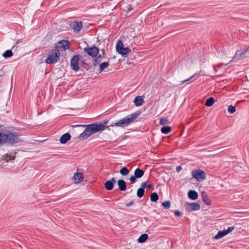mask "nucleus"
<instances>
[{
    "label": "nucleus",
    "mask_w": 249,
    "mask_h": 249,
    "mask_svg": "<svg viewBox=\"0 0 249 249\" xmlns=\"http://www.w3.org/2000/svg\"><path fill=\"white\" fill-rule=\"evenodd\" d=\"M108 121H104L90 124L77 125V127H85V130L80 134L79 138L81 140H85L91 135L99 131L104 130L108 124Z\"/></svg>",
    "instance_id": "obj_1"
},
{
    "label": "nucleus",
    "mask_w": 249,
    "mask_h": 249,
    "mask_svg": "<svg viewBox=\"0 0 249 249\" xmlns=\"http://www.w3.org/2000/svg\"><path fill=\"white\" fill-rule=\"evenodd\" d=\"M139 115V114L137 112L129 114L125 117L118 120L117 122L111 124L109 126L112 127H126L130 124L133 123L134 121L138 118Z\"/></svg>",
    "instance_id": "obj_2"
},
{
    "label": "nucleus",
    "mask_w": 249,
    "mask_h": 249,
    "mask_svg": "<svg viewBox=\"0 0 249 249\" xmlns=\"http://www.w3.org/2000/svg\"><path fill=\"white\" fill-rule=\"evenodd\" d=\"M19 135L16 133L11 132L6 130L5 137L4 143H15L21 142V140L19 137Z\"/></svg>",
    "instance_id": "obj_3"
},
{
    "label": "nucleus",
    "mask_w": 249,
    "mask_h": 249,
    "mask_svg": "<svg viewBox=\"0 0 249 249\" xmlns=\"http://www.w3.org/2000/svg\"><path fill=\"white\" fill-rule=\"evenodd\" d=\"M60 53L57 49H53L45 59V62L48 64H53L57 62L60 56Z\"/></svg>",
    "instance_id": "obj_4"
},
{
    "label": "nucleus",
    "mask_w": 249,
    "mask_h": 249,
    "mask_svg": "<svg viewBox=\"0 0 249 249\" xmlns=\"http://www.w3.org/2000/svg\"><path fill=\"white\" fill-rule=\"evenodd\" d=\"M116 49V51L123 56H125L131 52V50L128 47L124 48V47L123 43L121 40L118 41Z\"/></svg>",
    "instance_id": "obj_5"
},
{
    "label": "nucleus",
    "mask_w": 249,
    "mask_h": 249,
    "mask_svg": "<svg viewBox=\"0 0 249 249\" xmlns=\"http://www.w3.org/2000/svg\"><path fill=\"white\" fill-rule=\"evenodd\" d=\"M192 175L193 178L200 182L206 179V173L201 169H196L192 171Z\"/></svg>",
    "instance_id": "obj_6"
},
{
    "label": "nucleus",
    "mask_w": 249,
    "mask_h": 249,
    "mask_svg": "<svg viewBox=\"0 0 249 249\" xmlns=\"http://www.w3.org/2000/svg\"><path fill=\"white\" fill-rule=\"evenodd\" d=\"M70 47V42L68 40H61L58 42L54 49L58 50L60 53L61 52L66 51Z\"/></svg>",
    "instance_id": "obj_7"
},
{
    "label": "nucleus",
    "mask_w": 249,
    "mask_h": 249,
    "mask_svg": "<svg viewBox=\"0 0 249 249\" xmlns=\"http://www.w3.org/2000/svg\"><path fill=\"white\" fill-rule=\"evenodd\" d=\"M84 51L89 56H90L92 57L96 56L99 51V49L95 46H93L91 47H89L88 46L87 47L84 48Z\"/></svg>",
    "instance_id": "obj_8"
},
{
    "label": "nucleus",
    "mask_w": 249,
    "mask_h": 249,
    "mask_svg": "<svg viewBox=\"0 0 249 249\" xmlns=\"http://www.w3.org/2000/svg\"><path fill=\"white\" fill-rule=\"evenodd\" d=\"M78 55H74L71 60V66L72 70L77 71L79 70Z\"/></svg>",
    "instance_id": "obj_9"
},
{
    "label": "nucleus",
    "mask_w": 249,
    "mask_h": 249,
    "mask_svg": "<svg viewBox=\"0 0 249 249\" xmlns=\"http://www.w3.org/2000/svg\"><path fill=\"white\" fill-rule=\"evenodd\" d=\"M232 230H233V226L229 227L227 230L218 231L217 234L214 236V238L215 239H220L228 234L229 232L232 231Z\"/></svg>",
    "instance_id": "obj_10"
},
{
    "label": "nucleus",
    "mask_w": 249,
    "mask_h": 249,
    "mask_svg": "<svg viewBox=\"0 0 249 249\" xmlns=\"http://www.w3.org/2000/svg\"><path fill=\"white\" fill-rule=\"evenodd\" d=\"M186 205L187 207V209L189 211H197L200 209V206L197 203H189L186 202Z\"/></svg>",
    "instance_id": "obj_11"
},
{
    "label": "nucleus",
    "mask_w": 249,
    "mask_h": 249,
    "mask_svg": "<svg viewBox=\"0 0 249 249\" xmlns=\"http://www.w3.org/2000/svg\"><path fill=\"white\" fill-rule=\"evenodd\" d=\"M71 27L75 32L78 33L82 28V22L81 21H74L71 24Z\"/></svg>",
    "instance_id": "obj_12"
},
{
    "label": "nucleus",
    "mask_w": 249,
    "mask_h": 249,
    "mask_svg": "<svg viewBox=\"0 0 249 249\" xmlns=\"http://www.w3.org/2000/svg\"><path fill=\"white\" fill-rule=\"evenodd\" d=\"M116 183V179L112 178L110 180L107 181L105 183V187L107 190H111L113 189L114 184Z\"/></svg>",
    "instance_id": "obj_13"
},
{
    "label": "nucleus",
    "mask_w": 249,
    "mask_h": 249,
    "mask_svg": "<svg viewBox=\"0 0 249 249\" xmlns=\"http://www.w3.org/2000/svg\"><path fill=\"white\" fill-rule=\"evenodd\" d=\"M73 179L75 184H78L83 181L84 176L81 173L77 172L74 173Z\"/></svg>",
    "instance_id": "obj_14"
},
{
    "label": "nucleus",
    "mask_w": 249,
    "mask_h": 249,
    "mask_svg": "<svg viewBox=\"0 0 249 249\" xmlns=\"http://www.w3.org/2000/svg\"><path fill=\"white\" fill-rule=\"evenodd\" d=\"M6 130L3 126L0 125V146L4 144Z\"/></svg>",
    "instance_id": "obj_15"
},
{
    "label": "nucleus",
    "mask_w": 249,
    "mask_h": 249,
    "mask_svg": "<svg viewBox=\"0 0 249 249\" xmlns=\"http://www.w3.org/2000/svg\"><path fill=\"white\" fill-rule=\"evenodd\" d=\"M1 159L0 158V166H4L7 165L5 163L9 162V161H13L15 160V157H1Z\"/></svg>",
    "instance_id": "obj_16"
},
{
    "label": "nucleus",
    "mask_w": 249,
    "mask_h": 249,
    "mask_svg": "<svg viewBox=\"0 0 249 249\" xmlns=\"http://www.w3.org/2000/svg\"><path fill=\"white\" fill-rule=\"evenodd\" d=\"M71 135L68 133L63 134L60 138V142L61 143H65L68 141L70 140Z\"/></svg>",
    "instance_id": "obj_17"
},
{
    "label": "nucleus",
    "mask_w": 249,
    "mask_h": 249,
    "mask_svg": "<svg viewBox=\"0 0 249 249\" xmlns=\"http://www.w3.org/2000/svg\"><path fill=\"white\" fill-rule=\"evenodd\" d=\"M188 196L189 198L194 200H196L198 198L197 193L194 190L189 191Z\"/></svg>",
    "instance_id": "obj_18"
},
{
    "label": "nucleus",
    "mask_w": 249,
    "mask_h": 249,
    "mask_svg": "<svg viewBox=\"0 0 249 249\" xmlns=\"http://www.w3.org/2000/svg\"><path fill=\"white\" fill-rule=\"evenodd\" d=\"M143 102H144V101H143V98H142V96H137L135 98L134 101V103L135 106L137 107L142 106V104L143 103Z\"/></svg>",
    "instance_id": "obj_19"
},
{
    "label": "nucleus",
    "mask_w": 249,
    "mask_h": 249,
    "mask_svg": "<svg viewBox=\"0 0 249 249\" xmlns=\"http://www.w3.org/2000/svg\"><path fill=\"white\" fill-rule=\"evenodd\" d=\"M118 185L121 191H123L126 190V183L123 179H119L118 181Z\"/></svg>",
    "instance_id": "obj_20"
},
{
    "label": "nucleus",
    "mask_w": 249,
    "mask_h": 249,
    "mask_svg": "<svg viewBox=\"0 0 249 249\" xmlns=\"http://www.w3.org/2000/svg\"><path fill=\"white\" fill-rule=\"evenodd\" d=\"M102 51L103 52V54L102 55L101 54H100L97 56V57L95 60V63L94 64V66L96 65L98 63H101L102 60L105 58V56L104 55V50H102Z\"/></svg>",
    "instance_id": "obj_21"
},
{
    "label": "nucleus",
    "mask_w": 249,
    "mask_h": 249,
    "mask_svg": "<svg viewBox=\"0 0 249 249\" xmlns=\"http://www.w3.org/2000/svg\"><path fill=\"white\" fill-rule=\"evenodd\" d=\"M143 175H144V171L142 169H140L139 168H137L134 171V176L137 178H141V177H142L143 176Z\"/></svg>",
    "instance_id": "obj_22"
},
{
    "label": "nucleus",
    "mask_w": 249,
    "mask_h": 249,
    "mask_svg": "<svg viewBox=\"0 0 249 249\" xmlns=\"http://www.w3.org/2000/svg\"><path fill=\"white\" fill-rule=\"evenodd\" d=\"M202 197L203 201L204 202V203L206 204H207L208 205H209L211 204V201L210 200V199L208 197L207 194L205 192L202 193Z\"/></svg>",
    "instance_id": "obj_23"
},
{
    "label": "nucleus",
    "mask_w": 249,
    "mask_h": 249,
    "mask_svg": "<svg viewBox=\"0 0 249 249\" xmlns=\"http://www.w3.org/2000/svg\"><path fill=\"white\" fill-rule=\"evenodd\" d=\"M246 53V51H237L234 54V58L239 59L240 57H243Z\"/></svg>",
    "instance_id": "obj_24"
},
{
    "label": "nucleus",
    "mask_w": 249,
    "mask_h": 249,
    "mask_svg": "<svg viewBox=\"0 0 249 249\" xmlns=\"http://www.w3.org/2000/svg\"><path fill=\"white\" fill-rule=\"evenodd\" d=\"M148 235L146 233L142 234L138 239V241L139 243H142L145 242L148 239Z\"/></svg>",
    "instance_id": "obj_25"
},
{
    "label": "nucleus",
    "mask_w": 249,
    "mask_h": 249,
    "mask_svg": "<svg viewBox=\"0 0 249 249\" xmlns=\"http://www.w3.org/2000/svg\"><path fill=\"white\" fill-rule=\"evenodd\" d=\"M215 100L213 98L210 97L207 99L205 102V105L207 107H211L214 103Z\"/></svg>",
    "instance_id": "obj_26"
},
{
    "label": "nucleus",
    "mask_w": 249,
    "mask_h": 249,
    "mask_svg": "<svg viewBox=\"0 0 249 249\" xmlns=\"http://www.w3.org/2000/svg\"><path fill=\"white\" fill-rule=\"evenodd\" d=\"M171 127L169 126H165L161 128V132L163 134H168L171 131Z\"/></svg>",
    "instance_id": "obj_27"
},
{
    "label": "nucleus",
    "mask_w": 249,
    "mask_h": 249,
    "mask_svg": "<svg viewBox=\"0 0 249 249\" xmlns=\"http://www.w3.org/2000/svg\"><path fill=\"white\" fill-rule=\"evenodd\" d=\"M109 65V64H108V62H103V63H102L100 64V66H99V72H102L105 69H106V68H107Z\"/></svg>",
    "instance_id": "obj_28"
},
{
    "label": "nucleus",
    "mask_w": 249,
    "mask_h": 249,
    "mask_svg": "<svg viewBox=\"0 0 249 249\" xmlns=\"http://www.w3.org/2000/svg\"><path fill=\"white\" fill-rule=\"evenodd\" d=\"M120 173L123 176H126L129 174V171L126 167H123L120 170Z\"/></svg>",
    "instance_id": "obj_29"
},
{
    "label": "nucleus",
    "mask_w": 249,
    "mask_h": 249,
    "mask_svg": "<svg viewBox=\"0 0 249 249\" xmlns=\"http://www.w3.org/2000/svg\"><path fill=\"white\" fill-rule=\"evenodd\" d=\"M144 193V190L142 188H140L138 189L137 191V196L138 197L141 198L142 197Z\"/></svg>",
    "instance_id": "obj_30"
},
{
    "label": "nucleus",
    "mask_w": 249,
    "mask_h": 249,
    "mask_svg": "<svg viewBox=\"0 0 249 249\" xmlns=\"http://www.w3.org/2000/svg\"><path fill=\"white\" fill-rule=\"evenodd\" d=\"M159 199V196L156 193L151 194L150 196V200L152 202H156Z\"/></svg>",
    "instance_id": "obj_31"
},
{
    "label": "nucleus",
    "mask_w": 249,
    "mask_h": 249,
    "mask_svg": "<svg viewBox=\"0 0 249 249\" xmlns=\"http://www.w3.org/2000/svg\"><path fill=\"white\" fill-rule=\"evenodd\" d=\"M13 55V53L10 50H7L6 51L2 54V56L4 57V58H8V57H10L11 56H12Z\"/></svg>",
    "instance_id": "obj_32"
},
{
    "label": "nucleus",
    "mask_w": 249,
    "mask_h": 249,
    "mask_svg": "<svg viewBox=\"0 0 249 249\" xmlns=\"http://www.w3.org/2000/svg\"><path fill=\"white\" fill-rule=\"evenodd\" d=\"M161 205L164 207V208L166 209H168L170 208L171 206V203L169 201H166L163 202L161 203Z\"/></svg>",
    "instance_id": "obj_33"
},
{
    "label": "nucleus",
    "mask_w": 249,
    "mask_h": 249,
    "mask_svg": "<svg viewBox=\"0 0 249 249\" xmlns=\"http://www.w3.org/2000/svg\"><path fill=\"white\" fill-rule=\"evenodd\" d=\"M141 186H142V188L143 189L145 188H147L148 189H150L152 187V186L151 184L149 183L148 184H147L146 182L142 183Z\"/></svg>",
    "instance_id": "obj_34"
},
{
    "label": "nucleus",
    "mask_w": 249,
    "mask_h": 249,
    "mask_svg": "<svg viewBox=\"0 0 249 249\" xmlns=\"http://www.w3.org/2000/svg\"><path fill=\"white\" fill-rule=\"evenodd\" d=\"M168 122V120L166 118H161L160 120V124L163 125L166 124Z\"/></svg>",
    "instance_id": "obj_35"
},
{
    "label": "nucleus",
    "mask_w": 249,
    "mask_h": 249,
    "mask_svg": "<svg viewBox=\"0 0 249 249\" xmlns=\"http://www.w3.org/2000/svg\"><path fill=\"white\" fill-rule=\"evenodd\" d=\"M196 75V74H194V75H192V76H191L190 78H188V79H186V80H183V81H181V84H183V83H185V82H187L190 81L191 80H192V79L195 77V76Z\"/></svg>",
    "instance_id": "obj_36"
},
{
    "label": "nucleus",
    "mask_w": 249,
    "mask_h": 249,
    "mask_svg": "<svg viewBox=\"0 0 249 249\" xmlns=\"http://www.w3.org/2000/svg\"><path fill=\"white\" fill-rule=\"evenodd\" d=\"M228 111L231 114L233 113V106L231 105L229 107Z\"/></svg>",
    "instance_id": "obj_37"
},
{
    "label": "nucleus",
    "mask_w": 249,
    "mask_h": 249,
    "mask_svg": "<svg viewBox=\"0 0 249 249\" xmlns=\"http://www.w3.org/2000/svg\"><path fill=\"white\" fill-rule=\"evenodd\" d=\"M136 178H137L134 175V176H132L130 178L129 180H130V181H131L132 182H134L136 181Z\"/></svg>",
    "instance_id": "obj_38"
},
{
    "label": "nucleus",
    "mask_w": 249,
    "mask_h": 249,
    "mask_svg": "<svg viewBox=\"0 0 249 249\" xmlns=\"http://www.w3.org/2000/svg\"><path fill=\"white\" fill-rule=\"evenodd\" d=\"M174 213L176 216H179L181 215V213L178 210L175 211Z\"/></svg>",
    "instance_id": "obj_39"
},
{
    "label": "nucleus",
    "mask_w": 249,
    "mask_h": 249,
    "mask_svg": "<svg viewBox=\"0 0 249 249\" xmlns=\"http://www.w3.org/2000/svg\"><path fill=\"white\" fill-rule=\"evenodd\" d=\"M182 170V167L181 166H178L176 167V171L179 173Z\"/></svg>",
    "instance_id": "obj_40"
},
{
    "label": "nucleus",
    "mask_w": 249,
    "mask_h": 249,
    "mask_svg": "<svg viewBox=\"0 0 249 249\" xmlns=\"http://www.w3.org/2000/svg\"><path fill=\"white\" fill-rule=\"evenodd\" d=\"M134 204V202L133 201H130V202L126 203L125 206L127 207H130Z\"/></svg>",
    "instance_id": "obj_41"
},
{
    "label": "nucleus",
    "mask_w": 249,
    "mask_h": 249,
    "mask_svg": "<svg viewBox=\"0 0 249 249\" xmlns=\"http://www.w3.org/2000/svg\"><path fill=\"white\" fill-rule=\"evenodd\" d=\"M235 225H236V226L235 227L234 226V229L239 228L240 227V224H236Z\"/></svg>",
    "instance_id": "obj_42"
},
{
    "label": "nucleus",
    "mask_w": 249,
    "mask_h": 249,
    "mask_svg": "<svg viewBox=\"0 0 249 249\" xmlns=\"http://www.w3.org/2000/svg\"><path fill=\"white\" fill-rule=\"evenodd\" d=\"M131 10V7L130 6V7L128 8V10H129V11H130Z\"/></svg>",
    "instance_id": "obj_43"
}]
</instances>
